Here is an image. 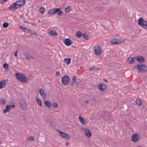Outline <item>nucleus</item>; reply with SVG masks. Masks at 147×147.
<instances>
[{"label": "nucleus", "instance_id": "1", "mask_svg": "<svg viewBox=\"0 0 147 147\" xmlns=\"http://www.w3.org/2000/svg\"><path fill=\"white\" fill-rule=\"evenodd\" d=\"M26 3L25 0H19L12 4L9 9L11 10H15L24 5Z\"/></svg>", "mask_w": 147, "mask_h": 147}, {"label": "nucleus", "instance_id": "2", "mask_svg": "<svg viewBox=\"0 0 147 147\" xmlns=\"http://www.w3.org/2000/svg\"><path fill=\"white\" fill-rule=\"evenodd\" d=\"M15 76L17 79L20 82L27 83L28 81L27 78L22 73H16L15 74Z\"/></svg>", "mask_w": 147, "mask_h": 147}, {"label": "nucleus", "instance_id": "3", "mask_svg": "<svg viewBox=\"0 0 147 147\" xmlns=\"http://www.w3.org/2000/svg\"><path fill=\"white\" fill-rule=\"evenodd\" d=\"M138 24L143 28L147 29V22L142 18H140L138 20Z\"/></svg>", "mask_w": 147, "mask_h": 147}, {"label": "nucleus", "instance_id": "4", "mask_svg": "<svg viewBox=\"0 0 147 147\" xmlns=\"http://www.w3.org/2000/svg\"><path fill=\"white\" fill-rule=\"evenodd\" d=\"M141 138L140 136L138 134H133L131 139L132 141L134 142H136Z\"/></svg>", "mask_w": 147, "mask_h": 147}, {"label": "nucleus", "instance_id": "5", "mask_svg": "<svg viewBox=\"0 0 147 147\" xmlns=\"http://www.w3.org/2000/svg\"><path fill=\"white\" fill-rule=\"evenodd\" d=\"M137 66L138 70L141 72H145L147 70V67L144 65H138Z\"/></svg>", "mask_w": 147, "mask_h": 147}, {"label": "nucleus", "instance_id": "6", "mask_svg": "<svg viewBox=\"0 0 147 147\" xmlns=\"http://www.w3.org/2000/svg\"><path fill=\"white\" fill-rule=\"evenodd\" d=\"M94 51L96 55H99L101 54V48L98 45L95 46L94 48Z\"/></svg>", "mask_w": 147, "mask_h": 147}, {"label": "nucleus", "instance_id": "7", "mask_svg": "<svg viewBox=\"0 0 147 147\" xmlns=\"http://www.w3.org/2000/svg\"><path fill=\"white\" fill-rule=\"evenodd\" d=\"M62 81L63 84L66 85L69 82V78L67 75L63 76L62 78Z\"/></svg>", "mask_w": 147, "mask_h": 147}, {"label": "nucleus", "instance_id": "8", "mask_svg": "<svg viewBox=\"0 0 147 147\" xmlns=\"http://www.w3.org/2000/svg\"><path fill=\"white\" fill-rule=\"evenodd\" d=\"M59 133L61 137L65 138L66 140H69L70 138V136L67 133L61 131H60Z\"/></svg>", "mask_w": 147, "mask_h": 147}, {"label": "nucleus", "instance_id": "9", "mask_svg": "<svg viewBox=\"0 0 147 147\" xmlns=\"http://www.w3.org/2000/svg\"><path fill=\"white\" fill-rule=\"evenodd\" d=\"M19 105L22 109L25 110L24 109L26 108L27 104L24 100H21L19 103Z\"/></svg>", "mask_w": 147, "mask_h": 147}, {"label": "nucleus", "instance_id": "10", "mask_svg": "<svg viewBox=\"0 0 147 147\" xmlns=\"http://www.w3.org/2000/svg\"><path fill=\"white\" fill-rule=\"evenodd\" d=\"M135 59L141 63H143L144 61V58L140 56H138L136 57Z\"/></svg>", "mask_w": 147, "mask_h": 147}, {"label": "nucleus", "instance_id": "11", "mask_svg": "<svg viewBox=\"0 0 147 147\" xmlns=\"http://www.w3.org/2000/svg\"><path fill=\"white\" fill-rule=\"evenodd\" d=\"M64 42L67 46H70L72 44V41L69 38H66L64 40Z\"/></svg>", "mask_w": 147, "mask_h": 147}, {"label": "nucleus", "instance_id": "12", "mask_svg": "<svg viewBox=\"0 0 147 147\" xmlns=\"http://www.w3.org/2000/svg\"><path fill=\"white\" fill-rule=\"evenodd\" d=\"M28 33L30 35H37L36 32L34 30L29 29L28 30Z\"/></svg>", "mask_w": 147, "mask_h": 147}, {"label": "nucleus", "instance_id": "13", "mask_svg": "<svg viewBox=\"0 0 147 147\" xmlns=\"http://www.w3.org/2000/svg\"><path fill=\"white\" fill-rule=\"evenodd\" d=\"M6 83V80H3L0 82V88H2L5 87Z\"/></svg>", "mask_w": 147, "mask_h": 147}, {"label": "nucleus", "instance_id": "14", "mask_svg": "<svg viewBox=\"0 0 147 147\" xmlns=\"http://www.w3.org/2000/svg\"><path fill=\"white\" fill-rule=\"evenodd\" d=\"M39 92L40 94L43 98H45L46 97V95L44 91L42 89H40V90Z\"/></svg>", "mask_w": 147, "mask_h": 147}, {"label": "nucleus", "instance_id": "15", "mask_svg": "<svg viewBox=\"0 0 147 147\" xmlns=\"http://www.w3.org/2000/svg\"><path fill=\"white\" fill-rule=\"evenodd\" d=\"M56 13L58 16H60L62 14V11L61 10L60 8H55V13Z\"/></svg>", "mask_w": 147, "mask_h": 147}, {"label": "nucleus", "instance_id": "16", "mask_svg": "<svg viewBox=\"0 0 147 147\" xmlns=\"http://www.w3.org/2000/svg\"><path fill=\"white\" fill-rule=\"evenodd\" d=\"M11 109V106L9 105H7L6 107V109L3 111L4 113H5L6 112H9Z\"/></svg>", "mask_w": 147, "mask_h": 147}, {"label": "nucleus", "instance_id": "17", "mask_svg": "<svg viewBox=\"0 0 147 147\" xmlns=\"http://www.w3.org/2000/svg\"><path fill=\"white\" fill-rule=\"evenodd\" d=\"M128 62L131 64H132L134 63V59L133 58L129 57L128 58Z\"/></svg>", "mask_w": 147, "mask_h": 147}, {"label": "nucleus", "instance_id": "18", "mask_svg": "<svg viewBox=\"0 0 147 147\" xmlns=\"http://www.w3.org/2000/svg\"><path fill=\"white\" fill-rule=\"evenodd\" d=\"M55 13V8L51 9L48 11V14L54 15Z\"/></svg>", "mask_w": 147, "mask_h": 147}, {"label": "nucleus", "instance_id": "19", "mask_svg": "<svg viewBox=\"0 0 147 147\" xmlns=\"http://www.w3.org/2000/svg\"><path fill=\"white\" fill-rule=\"evenodd\" d=\"M85 134L86 136L90 137L91 136V134L89 129H87L85 131Z\"/></svg>", "mask_w": 147, "mask_h": 147}, {"label": "nucleus", "instance_id": "20", "mask_svg": "<svg viewBox=\"0 0 147 147\" xmlns=\"http://www.w3.org/2000/svg\"><path fill=\"white\" fill-rule=\"evenodd\" d=\"M79 119L82 124H86V120L84 118H82L81 116H80L79 117Z\"/></svg>", "mask_w": 147, "mask_h": 147}, {"label": "nucleus", "instance_id": "21", "mask_svg": "<svg viewBox=\"0 0 147 147\" xmlns=\"http://www.w3.org/2000/svg\"><path fill=\"white\" fill-rule=\"evenodd\" d=\"M24 55L26 59H30L31 58H34V57H32L30 55L27 53H24Z\"/></svg>", "mask_w": 147, "mask_h": 147}, {"label": "nucleus", "instance_id": "22", "mask_svg": "<svg viewBox=\"0 0 147 147\" xmlns=\"http://www.w3.org/2000/svg\"><path fill=\"white\" fill-rule=\"evenodd\" d=\"M64 61L66 64L68 65L71 62V59L70 58H65L64 59Z\"/></svg>", "mask_w": 147, "mask_h": 147}, {"label": "nucleus", "instance_id": "23", "mask_svg": "<svg viewBox=\"0 0 147 147\" xmlns=\"http://www.w3.org/2000/svg\"><path fill=\"white\" fill-rule=\"evenodd\" d=\"M49 34L53 36H56L57 35V34L56 33V31L55 30L50 31L49 32Z\"/></svg>", "mask_w": 147, "mask_h": 147}, {"label": "nucleus", "instance_id": "24", "mask_svg": "<svg viewBox=\"0 0 147 147\" xmlns=\"http://www.w3.org/2000/svg\"><path fill=\"white\" fill-rule=\"evenodd\" d=\"M105 86V84H100L99 86H98V89L100 90L103 91L104 89L103 88V86Z\"/></svg>", "mask_w": 147, "mask_h": 147}, {"label": "nucleus", "instance_id": "25", "mask_svg": "<svg viewBox=\"0 0 147 147\" xmlns=\"http://www.w3.org/2000/svg\"><path fill=\"white\" fill-rule=\"evenodd\" d=\"M44 104L46 107H50L51 106V103L49 101H45L44 102Z\"/></svg>", "mask_w": 147, "mask_h": 147}, {"label": "nucleus", "instance_id": "26", "mask_svg": "<svg viewBox=\"0 0 147 147\" xmlns=\"http://www.w3.org/2000/svg\"><path fill=\"white\" fill-rule=\"evenodd\" d=\"M6 100L5 99L3 98H1L0 99V103L2 105H4L6 102Z\"/></svg>", "mask_w": 147, "mask_h": 147}, {"label": "nucleus", "instance_id": "27", "mask_svg": "<svg viewBox=\"0 0 147 147\" xmlns=\"http://www.w3.org/2000/svg\"><path fill=\"white\" fill-rule=\"evenodd\" d=\"M76 81V77L75 76H73L72 77V79L71 81V86H73L74 85V82Z\"/></svg>", "mask_w": 147, "mask_h": 147}, {"label": "nucleus", "instance_id": "28", "mask_svg": "<svg viewBox=\"0 0 147 147\" xmlns=\"http://www.w3.org/2000/svg\"><path fill=\"white\" fill-rule=\"evenodd\" d=\"M116 40L117 44H119L123 43L125 41V40H122V39H120V40L116 39Z\"/></svg>", "mask_w": 147, "mask_h": 147}, {"label": "nucleus", "instance_id": "29", "mask_svg": "<svg viewBox=\"0 0 147 147\" xmlns=\"http://www.w3.org/2000/svg\"><path fill=\"white\" fill-rule=\"evenodd\" d=\"M78 38L81 37L82 35V33L80 32H78L76 34Z\"/></svg>", "mask_w": 147, "mask_h": 147}, {"label": "nucleus", "instance_id": "30", "mask_svg": "<svg viewBox=\"0 0 147 147\" xmlns=\"http://www.w3.org/2000/svg\"><path fill=\"white\" fill-rule=\"evenodd\" d=\"M37 103L40 106H42V102L41 100L38 98H37L36 100Z\"/></svg>", "mask_w": 147, "mask_h": 147}, {"label": "nucleus", "instance_id": "31", "mask_svg": "<svg viewBox=\"0 0 147 147\" xmlns=\"http://www.w3.org/2000/svg\"><path fill=\"white\" fill-rule=\"evenodd\" d=\"M136 103L138 105L140 106L142 105V102L139 99L136 100Z\"/></svg>", "mask_w": 147, "mask_h": 147}, {"label": "nucleus", "instance_id": "32", "mask_svg": "<svg viewBox=\"0 0 147 147\" xmlns=\"http://www.w3.org/2000/svg\"><path fill=\"white\" fill-rule=\"evenodd\" d=\"M20 28L21 30H23L24 32H25L27 30V28H26L23 27L22 26H20Z\"/></svg>", "mask_w": 147, "mask_h": 147}, {"label": "nucleus", "instance_id": "33", "mask_svg": "<svg viewBox=\"0 0 147 147\" xmlns=\"http://www.w3.org/2000/svg\"><path fill=\"white\" fill-rule=\"evenodd\" d=\"M71 7L70 6L68 7H66L65 8V11L66 12H69V11L71 10Z\"/></svg>", "mask_w": 147, "mask_h": 147}, {"label": "nucleus", "instance_id": "34", "mask_svg": "<svg viewBox=\"0 0 147 147\" xmlns=\"http://www.w3.org/2000/svg\"><path fill=\"white\" fill-rule=\"evenodd\" d=\"M45 11V8L44 7H42L39 9L40 12L42 14L44 13Z\"/></svg>", "mask_w": 147, "mask_h": 147}, {"label": "nucleus", "instance_id": "35", "mask_svg": "<svg viewBox=\"0 0 147 147\" xmlns=\"http://www.w3.org/2000/svg\"><path fill=\"white\" fill-rule=\"evenodd\" d=\"M111 43L113 45H115L117 44L116 40L115 39H114L112 40L111 41Z\"/></svg>", "mask_w": 147, "mask_h": 147}, {"label": "nucleus", "instance_id": "36", "mask_svg": "<svg viewBox=\"0 0 147 147\" xmlns=\"http://www.w3.org/2000/svg\"><path fill=\"white\" fill-rule=\"evenodd\" d=\"M34 139V137L33 136H31L30 137H29L28 139L27 140L28 141H32Z\"/></svg>", "mask_w": 147, "mask_h": 147}, {"label": "nucleus", "instance_id": "37", "mask_svg": "<svg viewBox=\"0 0 147 147\" xmlns=\"http://www.w3.org/2000/svg\"><path fill=\"white\" fill-rule=\"evenodd\" d=\"M8 26V24L7 23H4L3 24V26L4 28H6Z\"/></svg>", "mask_w": 147, "mask_h": 147}, {"label": "nucleus", "instance_id": "38", "mask_svg": "<svg viewBox=\"0 0 147 147\" xmlns=\"http://www.w3.org/2000/svg\"><path fill=\"white\" fill-rule=\"evenodd\" d=\"M3 67L7 69L8 68V65L7 64L4 63L3 65Z\"/></svg>", "mask_w": 147, "mask_h": 147}, {"label": "nucleus", "instance_id": "39", "mask_svg": "<svg viewBox=\"0 0 147 147\" xmlns=\"http://www.w3.org/2000/svg\"><path fill=\"white\" fill-rule=\"evenodd\" d=\"M53 106L55 108H57L58 106V105L57 102H54L53 103Z\"/></svg>", "mask_w": 147, "mask_h": 147}, {"label": "nucleus", "instance_id": "40", "mask_svg": "<svg viewBox=\"0 0 147 147\" xmlns=\"http://www.w3.org/2000/svg\"><path fill=\"white\" fill-rule=\"evenodd\" d=\"M96 69L95 67H92L91 68H90L89 69L90 71H94V69Z\"/></svg>", "mask_w": 147, "mask_h": 147}, {"label": "nucleus", "instance_id": "41", "mask_svg": "<svg viewBox=\"0 0 147 147\" xmlns=\"http://www.w3.org/2000/svg\"><path fill=\"white\" fill-rule=\"evenodd\" d=\"M59 71H57L56 74V76H58L59 75Z\"/></svg>", "mask_w": 147, "mask_h": 147}, {"label": "nucleus", "instance_id": "42", "mask_svg": "<svg viewBox=\"0 0 147 147\" xmlns=\"http://www.w3.org/2000/svg\"><path fill=\"white\" fill-rule=\"evenodd\" d=\"M1 1V3H3L5 1H7L8 0H0Z\"/></svg>", "mask_w": 147, "mask_h": 147}, {"label": "nucleus", "instance_id": "43", "mask_svg": "<svg viewBox=\"0 0 147 147\" xmlns=\"http://www.w3.org/2000/svg\"><path fill=\"white\" fill-rule=\"evenodd\" d=\"M17 51H16L15 53V54H14V55L16 57H17Z\"/></svg>", "mask_w": 147, "mask_h": 147}, {"label": "nucleus", "instance_id": "44", "mask_svg": "<svg viewBox=\"0 0 147 147\" xmlns=\"http://www.w3.org/2000/svg\"><path fill=\"white\" fill-rule=\"evenodd\" d=\"M92 100H93L94 101H96L95 98L94 97H93V98H92Z\"/></svg>", "mask_w": 147, "mask_h": 147}, {"label": "nucleus", "instance_id": "45", "mask_svg": "<svg viewBox=\"0 0 147 147\" xmlns=\"http://www.w3.org/2000/svg\"><path fill=\"white\" fill-rule=\"evenodd\" d=\"M84 102L86 103H88V101L87 100H86L84 101Z\"/></svg>", "mask_w": 147, "mask_h": 147}, {"label": "nucleus", "instance_id": "46", "mask_svg": "<svg viewBox=\"0 0 147 147\" xmlns=\"http://www.w3.org/2000/svg\"><path fill=\"white\" fill-rule=\"evenodd\" d=\"M11 106V107H13V108H14L15 107V105H12L11 106Z\"/></svg>", "mask_w": 147, "mask_h": 147}, {"label": "nucleus", "instance_id": "47", "mask_svg": "<svg viewBox=\"0 0 147 147\" xmlns=\"http://www.w3.org/2000/svg\"><path fill=\"white\" fill-rule=\"evenodd\" d=\"M65 145H66V146H68L69 145V143L68 142H66V143H65Z\"/></svg>", "mask_w": 147, "mask_h": 147}, {"label": "nucleus", "instance_id": "48", "mask_svg": "<svg viewBox=\"0 0 147 147\" xmlns=\"http://www.w3.org/2000/svg\"><path fill=\"white\" fill-rule=\"evenodd\" d=\"M84 36H85V35H84L83 36V37L84 38H85V39H86V40H87V39H88V38H86V37H84Z\"/></svg>", "mask_w": 147, "mask_h": 147}, {"label": "nucleus", "instance_id": "49", "mask_svg": "<svg viewBox=\"0 0 147 147\" xmlns=\"http://www.w3.org/2000/svg\"><path fill=\"white\" fill-rule=\"evenodd\" d=\"M77 81H78L79 82L80 81V80L79 79H77V80H76V82H77Z\"/></svg>", "mask_w": 147, "mask_h": 147}, {"label": "nucleus", "instance_id": "50", "mask_svg": "<svg viewBox=\"0 0 147 147\" xmlns=\"http://www.w3.org/2000/svg\"><path fill=\"white\" fill-rule=\"evenodd\" d=\"M40 22V20H38V23H39V22Z\"/></svg>", "mask_w": 147, "mask_h": 147}, {"label": "nucleus", "instance_id": "51", "mask_svg": "<svg viewBox=\"0 0 147 147\" xmlns=\"http://www.w3.org/2000/svg\"><path fill=\"white\" fill-rule=\"evenodd\" d=\"M105 81L106 82H107V80H105Z\"/></svg>", "mask_w": 147, "mask_h": 147}]
</instances>
